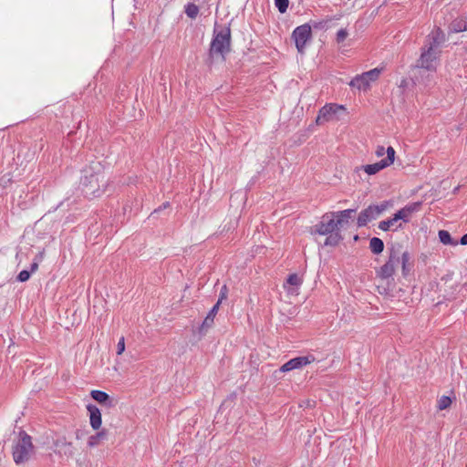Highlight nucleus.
Segmentation results:
<instances>
[{"label": "nucleus", "instance_id": "obj_2", "mask_svg": "<svg viewBox=\"0 0 467 467\" xmlns=\"http://www.w3.org/2000/svg\"><path fill=\"white\" fill-rule=\"evenodd\" d=\"M356 209H346L339 212L327 213L320 223L315 225V233L326 235L348 226Z\"/></svg>", "mask_w": 467, "mask_h": 467}, {"label": "nucleus", "instance_id": "obj_23", "mask_svg": "<svg viewBox=\"0 0 467 467\" xmlns=\"http://www.w3.org/2000/svg\"><path fill=\"white\" fill-rule=\"evenodd\" d=\"M394 272L393 268L390 267V263H386L379 268L378 275L379 277L386 279L392 276Z\"/></svg>", "mask_w": 467, "mask_h": 467}, {"label": "nucleus", "instance_id": "obj_20", "mask_svg": "<svg viewBox=\"0 0 467 467\" xmlns=\"http://www.w3.org/2000/svg\"><path fill=\"white\" fill-rule=\"evenodd\" d=\"M369 249L375 254L382 253L384 250L383 241L379 237H372L369 241Z\"/></svg>", "mask_w": 467, "mask_h": 467}, {"label": "nucleus", "instance_id": "obj_7", "mask_svg": "<svg viewBox=\"0 0 467 467\" xmlns=\"http://www.w3.org/2000/svg\"><path fill=\"white\" fill-rule=\"evenodd\" d=\"M340 111H346V108L343 105L327 103L319 109L316 123L323 125L326 122L339 119L338 114Z\"/></svg>", "mask_w": 467, "mask_h": 467}, {"label": "nucleus", "instance_id": "obj_34", "mask_svg": "<svg viewBox=\"0 0 467 467\" xmlns=\"http://www.w3.org/2000/svg\"><path fill=\"white\" fill-rule=\"evenodd\" d=\"M387 154V149L384 146H378L375 151L377 157H382L384 154Z\"/></svg>", "mask_w": 467, "mask_h": 467}, {"label": "nucleus", "instance_id": "obj_5", "mask_svg": "<svg viewBox=\"0 0 467 467\" xmlns=\"http://www.w3.org/2000/svg\"><path fill=\"white\" fill-rule=\"evenodd\" d=\"M389 201H384L379 204H372L360 212L358 217L357 223L358 226H365L372 220L378 218L384 211L389 206Z\"/></svg>", "mask_w": 467, "mask_h": 467}, {"label": "nucleus", "instance_id": "obj_21", "mask_svg": "<svg viewBox=\"0 0 467 467\" xmlns=\"http://www.w3.org/2000/svg\"><path fill=\"white\" fill-rule=\"evenodd\" d=\"M327 237L325 240L324 244L327 246H337L340 241L343 239L339 231L334 232L332 234H327Z\"/></svg>", "mask_w": 467, "mask_h": 467}, {"label": "nucleus", "instance_id": "obj_13", "mask_svg": "<svg viewBox=\"0 0 467 467\" xmlns=\"http://www.w3.org/2000/svg\"><path fill=\"white\" fill-rule=\"evenodd\" d=\"M316 360L313 355H307L303 357L294 358L285 362L281 368L282 372L291 371L296 368H300L306 365H308Z\"/></svg>", "mask_w": 467, "mask_h": 467}, {"label": "nucleus", "instance_id": "obj_32", "mask_svg": "<svg viewBox=\"0 0 467 467\" xmlns=\"http://www.w3.org/2000/svg\"><path fill=\"white\" fill-rule=\"evenodd\" d=\"M125 350V339L124 337H120L117 345V354L121 355Z\"/></svg>", "mask_w": 467, "mask_h": 467}, {"label": "nucleus", "instance_id": "obj_19", "mask_svg": "<svg viewBox=\"0 0 467 467\" xmlns=\"http://www.w3.org/2000/svg\"><path fill=\"white\" fill-rule=\"evenodd\" d=\"M467 30V16L454 20L450 25V31L453 33L464 32Z\"/></svg>", "mask_w": 467, "mask_h": 467}, {"label": "nucleus", "instance_id": "obj_38", "mask_svg": "<svg viewBox=\"0 0 467 467\" xmlns=\"http://www.w3.org/2000/svg\"><path fill=\"white\" fill-rule=\"evenodd\" d=\"M460 244L462 245L467 244V234H463L460 240Z\"/></svg>", "mask_w": 467, "mask_h": 467}, {"label": "nucleus", "instance_id": "obj_8", "mask_svg": "<svg viewBox=\"0 0 467 467\" xmlns=\"http://www.w3.org/2000/svg\"><path fill=\"white\" fill-rule=\"evenodd\" d=\"M395 153L396 152L393 147L389 146L387 148V157L385 159H382L381 161L373 164H367L358 167L356 171H358L362 170L368 175H374L381 170L390 166L394 162Z\"/></svg>", "mask_w": 467, "mask_h": 467}, {"label": "nucleus", "instance_id": "obj_29", "mask_svg": "<svg viewBox=\"0 0 467 467\" xmlns=\"http://www.w3.org/2000/svg\"><path fill=\"white\" fill-rule=\"evenodd\" d=\"M288 0H275V5L278 11L282 14L285 13L288 7Z\"/></svg>", "mask_w": 467, "mask_h": 467}, {"label": "nucleus", "instance_id": "obj_11", "mask_svg": "<svg viewBox=\"0 0 467 467\" xmlns=\"http://www.w3.org/2000/svg\"><path fill=\"white\" fill-rule=\"evenodd\" d=\"M439 57V54L422 47L420 57L416 62V67L428 71H435Z\"/></svg>", "mask_w": 467, "mask_h": 467}, {"label": "nucleus", "instance_id": "obj_35", "mask_svg": "<svg viewBox=\"0 0 467 467\" xmlns=\"http://www.w3.org/2000/svg\"><path fill=\"white\" fill-rule=\"evenodd\" d=\"M229 410V401L225 400L220 407L219 414L222 415L225 412V410Z\"/></svg>", "mask_w": 467, "mask_h": 467}, {"label": "nucleus", "instance_id": "obj_6", "mask_svg": "<svg viewBox=\"0 0 467 467\" xmlns=\"http://www.w3.org/2000/svg\"><path fill=\"white\" fill-rule=\"evenodd\" d=\"M382 71V68L375 67L371 70L357 75L349 82L351 88H358V90H366L370 87V83L376 81Z\"/></svg>", "mask_w": 467, "mask_h": 467}, {"label": "nucleus", "instance_id": "obj_18", "mask_svg": "<svg viewBox=\"0 0 467 467\" xmlns=\"http://www.w3.org/2000/svg\"><path fill=\"white\" fill-rule=\"evenodd\" d=\"M90 396L100 404L107 405L109 407L112 406V400L109 394L104 391L94 389L90 392Z\"/></svg>", "mask_w": 467, "mask_h": 467}, {"label": "nucleus", "instance_id": "obj_39", "mask_svg": "<svg viewBox=\"0 0 467 467\" xmlns=\"http://www.w3.org/2000/svg\"><path fill=\"white\" fill-rule=\"evenodd\" d=\"M170 206V203L168 202H164L162 206H161L159 209H156L153 213H158L161 209H165Z\"/></svg>", "mask_w": 467, "mask_h": 467}, {"label": "nucleus", "instance_id": "obj_4", "mask_svg": "<svg viewBox=\"0 0 467 467\" xmlns=\"http://www.w3.org/2000/svg\"><path fill=\"white\" fill-rule=\"evenodd\" d=\"M35 454L32 438L24 431L19 432V438L13 446V459L16 464L28 462Z\"/></svg>", "mask_w": 467, "mask_h": 467}, {"label": "nucleus", "instance_id": "obj_3", "mask_svg": "<svg viewBox=\"0 0 467 467\" xmlns=\"http://www.w3.org/2000/svg\"><path fill=\"white\" fill-rule=\"evenodd\" d=\"M231 51L230 27L214 26L213 37L210 45L209 59L211 61H223L225 55Z\"/></svg>", "mask_w": 467, "mask_h": 467}, {"label": "nucleus", "instance_id": "obj_1", "mask_svg": "<svg viewBox=\"0 0 467 467\" xmlns=\"http://www.w3.org/2000/svg\"><path fill=\"white\" fill-rule=\"evenodd\" d=\"M108 180L104 167L99 161H91L82 170L80 186L83 193L88 197H99L106 190Z\"/></svg>", "mask_w": 467, "mask_h": 467}, {"label": "nucleus", "instance_id": "obj_26", "mask_svg": "<svg viewBox=\"0 0 467 467\" xmlns=\"http://www.w3.org/2000/svg\"><path fill=\"white\" fill-rule=\"evenodd\" d=\"M185 13L190 18H195L199 13V8L194 4H188L185 6Z\"/></svg>", "mask_w": 467, "mask_h": 467}, {"label": "nucleus", "instance_id": "obj_24", "mask_svg": "<svg viewBox=\"0 0 467 467\" xmlns=\"http://www.w3.org/2000/svg\"><path fill=\"white\" fill-rule=\"evenodd\" d=\"M439 239H440L441 243H442L443 244H456L452 241V238H451L450 233L445 230L439 231Z\"/></svg>", "mask_w": 467, "mask_h": 467}, {"label": "nucleus", "instance_id": "obj_36", "mask_svg": "<svg viewBox=\"0 0 467 467\" xmlns=\"http://www.w3.org/2000/svg\"><path fill=\"white\" fill-rule=\"evenodd\" d=\"M226 298V285H223L221 289L220 297L218 300H221V302Z\"/></svg>", "mask_w": 467, "mask_h": 467}, {"label": "nucleus", "instance_id": "obj_14", "mask_svg": "<svg viewBox=\"0 0 467 467\" xmlns=\"http://www.w3.org/2000/svg\"><path fill=\"white\" fill-rule=\"evenodd\" d=\"M54 446L55 452L64 454L67 457H72L76 452V449L74 448L73 444L67 441L64 437L57 439L55 441Z\"/></svg>", "mask_w": 467, "mask_h": 467}, {"label": "nucleus", "instance_id": "obj_37", "mask_svg": "<svg viewBox=\"0 0 467 467\" xmlns=\"http://www.w3.org/2000/svg\"><path fill=\"white\" fill-rule=\"evenodd\" d=\"M38 268V262L37 261H34L31 265V271L30 273H34L35 271H36Z\"/></svg>", "mask_w": 467, "mask_h": 467}, {"label": "nucleus", "instance_id": "obj_31", "mask_svg": "<svg viewBox=\"0 0 467 467\" xmlns=\"http://www.w3.org/2000/svg\"><path fill=\"white\" fill-rule=\"evenodd\" d=\"M30 275H31V273H30L29 271H27V270H23V271H21V272L18 274V275H17L16 279H17V281H19V282H26V281H27V280L29 279Z\"/></svg>", "mask_w": 467, "mask_h": 467}, {"label": "nucleus", "instance_id": "obj_25", "mask_svg": "<svg viewBox=\"0 0 467 467\" xmlns=\"http://www.w3.org/2000/svg\"><path fill=\"white\" fill-rule=\"evenodd\" d=\"M213 317L207 315L199 328L200 334H205L207 330L213 325Z\"/></svg>", "mask_w": 467, "mask_h": 467}, {"label": "nucleus", "instance_id": "obj_27", "mask_svg": "<svg viewBox=\"0 0 467 467\" xmlns=\"http://www.w3.org/2000/svg\"><path fill=\"white\" fill-rule=\"evenodd\" d=\"M451 400L450 397L441 396L438 400L437 407L440 410H442L449 408L451 406Z\"/></svg>", "mask_w": 467, "mask_h": 467}, {"label": "nucleus", "instance_id": "obj_10", "mask_svg": "<svg viewBox=\"0 0 467 467\" xmlns=\"http://www.w3.org/2000/svg\"><path fill=\"white\" fill-rule=\"evenodd\" d=\"M311 27L308 24L301 25L294 29L292 38L299 53H304L306 45L311 38Z\"/></svg>", "mask_w": 467, "mask_h": 467}, {"label": "nucleus", "instance_id": "obj_9", "mask_svg": "<svg viewBox=\"0 0 467 467\" xmlns=\"http://www.w3.org/2000/svg\"><path fill=\"white\" fill-rule=\"evenodd\" d=\"M445 41V33L440 27H434L427 36L423 47L441 55V48Z\"/></svg>", "mask_w": 467, "mask_h": 467}, {"label": "nucleus", "instance_id": "obj_15", "mask_svg": "<svg viewBox=\"0 0 467 467\" xmlns=\"http://www.w3.org/2000/svg\"><path fill=\"white\" fill-rule=\"evenodd\" d=\"M378 227L384 232H396L398 230L403 229L404 225L399 218H396V214L394 213L391 218L379 222Z\"/></svg>", "mask_w": 467, "mask_h": 467}, {"label": "nucleus", "instance_id": "obj_16", "mask_svg": "<svg viewBox=\"0 0 467 467\" xmlns=\"http://www.w3.org/2000/svg\"><path fill=\"white\" fill-rule=\"evenodd\" d=\"M420 206V202H414L399 210L395 214L396 218H399L402 223H407L410 222L411 215L414 212H416Z\"/></svg>", "mask_w": 467, "mask_h": 467}, {"label": "nucleus", "instance_id": "obj_30", "mask_svg": "<svg viewBox=\"0 0 467 467\" xmlns=\"http://www.w3.org/2000/svg\"><path fill=\"white\" fill-rule=\"evenodd\" d=\"M348 32L346 28H340L337 32V36H336V41L340 44L342 42H344L346 40V38L348 37Z\"/></svg>", "mask_w": 467, "mask_h": 467}, {"label": "nucleus", "instance_id": "obj_22", "mask_svg": "<svg viewBox=\"0 0 467 467\" xmlns=\"http://www.w3.org/2000/svg\"><path fill=\"white\" fill-rule=\"evenodd\" d=\"M106 439V432L105 431H99L96 433L95 435H92L88 438V445L89 447H95L98 446L102 440Z\"/></svg>", "mask_w": 467, "mask_h": 467}, {"label": "nucleus", "instance_id": "obj_12", "mask_svg": "<svg viewBox=\"0 0 467 467\" xmlns=\"http://www.w3.org/2000/svg\"><path fill=\"white\" fill-rule=\"evenodd\" d=\"M401 247H392L389 250V260L386 263H390V267L395 271L397 265L400 263L402 265L403 272L406 270V265L410 259L408 252H402Z\"/></svg>", "mask_w": 467, "mask_h": 467}, {"label": "nucleus", "instance_id": "obj_28", "mask_svg": "<svg viewBox=\"0 0 467 467\" xmlns=\"http://www.w3.org/2000/svg\"><path fill=\"white\" fill-rule=\"evenodd\" d=\"M287 284L293 286H299L302 284V278L296 274H292L287 278Z\"/></svg>", "mask_w": 467, "mask_h": 467}, {"label": "nucleus", "instance_id": "obj_33", "mask_svg": "<svg viewBox=\"0 0 467 467\" xmlns=\"http://www.w3.org/2000/svg\"><path fill=\"white\" fill-rule=\"evenodd\" d=\"M220 304H221V300H218L217 303L212 307V309L210 310V312L207 315L214 318L217 314V311L219 309Z\"/></svg>", "mask_w": 467, "mask_h": 467}, {"label": "nucleus", "instance_id": "obj_17", "mask_svg": "<svg viewBox=\"0 0 467 467\" xmlns=\"http://www.w3.org/2000/svg\"><path fill=\"white\" fill-rule=\"evenodd\" d=\"M89 413L90 425L94 430H99L101 426V413L99 409L92 404L87 406Z\"/></svg>", "mask_w": 467, "mask_h": 467}]
</instances>
